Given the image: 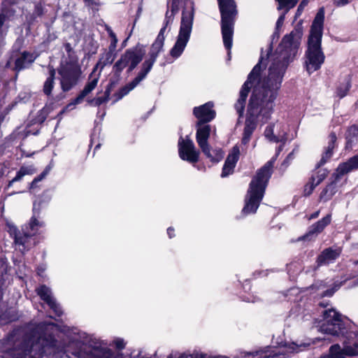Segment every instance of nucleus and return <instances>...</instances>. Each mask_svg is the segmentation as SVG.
<instances>
[{"mask_svg": "<svg viewBox=\"0 0 358 358\" xmlns=\"http://www.w3.org/2000/svg\"><path fill=\"white\" fill-rule=\"evenodd\" d=\"M302 36V27L297 25L283 37L273 54H267L266 57L261 56L243 85L235 104L240 115L243 113L250 88L253 90L248 107L242 143H248L258 121L265 123L271 118L286 69L297 53Z\"/></svg>", "mask_w": 358, "mask_h": 358, "instance_id": "nucleus-1", "label": "nucleus"}, {"mask_svg": "<svg viewBox=\"0 0 358 358\" xmlns=\"http://www.w3.org/2000/svg\"><path fill=\"white\" fill-rule=\"evenodd\" d=\"M56 327L53 323L30 325L23 330L13 331L6 339L0 341V352L3 358H157L143 351L122 353L113 350L107 344L96 338H90L87 344L80 339V336L64 338H55Z\"/></svg>", "mask_w": 358, "mask_h": 358, "instance_id": "nucleus-2", "label": "nucleus"}, {"mask_svg": "<svg viewBox=\"0 0 358 358\" xmlns=\"http://www.w3.org/2000/svg\"><path fill=\"white\" fill-rule=\"evenodd\" d=\"M282 143V145H280L277 148L275 156L258 171L256 176L250 182L245 199V203L242 210V213L244 215L256 213L263 199L266 187L271 176L274 162L279 153L282 150L285 142Z\"/></svg>", "mask_w": 358, "mask_h": 358, "instance_id": "nucleus-3", "label": "nucleus"}, {"mask_svg": "<svg viewBox=\"0 0 358 358\" xmlns=\"http://www.w3.org/2000/svg\"><path fill=\"white\" fill-rule=\"evenodd\" d=\"M324 20V10L322 8L313 22L305 55L304 66L309 74L320 69L324 62L325 56L321 48Z\"/></svg>", "mask_w": 358, "mask_h": 358, "instance_id": "nucleus-4", "label": "nucleus"}, {"mask_svg": "<svg viewBox=\"0 0 358 358\" xmlns=\"http://www.w3.org/2000/svg\"><path fill=\"white\" fill-rule=\"evenodd\" d=\"M169 25L166 24V20H164V24L160 29L159 33L152 43L150 51L148 55V57L145 59L141 66V69L138 72L136 76L126 85L120 89L119 92L116 94L117 99H122L133 90L141 81H143L151 71L156 59L158 57L159 53L162 50L164 43V32L166 27Z\"/></svg>", "mask_w": 358, "mask_h": 358, "instance_id": "nucleus-5", "label": "nucleus"}, {"mask_svg": "<svg viewBox=\"0 0 358 358\" xmlns=\"http://www.w3.org/2000/svg\"><path fill=\"white\" fill-rule=\"evenodd\" d=\"M194 3L190 2L182 11L178 35L173 47L170 50V55L174 59L178 58L183 52L190 38L194 18Z\"/></svg>", "mask_w": 358, "mask_h": 358, "instance_id": "nucleus-6", "label": "nucleus"}, {"mask_svg": "<svg viewBox=\"0 0 358 358\" xmlns=\"http://www.w3.org/2000/svg\"><path fill=\"white\" fill-rule=\"evenodd\" d=\"M221 14V28L224 45L228 50L229 57L232 47L234 25L237 14L236 4L234 0H217Z\"/></svg>", "mask_w": 358, "mask_h": 358, "instance_id": "nucleus-7", "label": "nucleus"}, {"mask_svg": "<svg viewBox=\"0 0 358 358\" xmlns=\"http://www.w3.org/2000/svg\"><path fill=\"white\" fill-rule=\"evenodd\" d=\"M145 52V47L141 44L127 49L113 65L114 72L119 74L126 67H128V72H131L143 60Z\"/></svg>", "mask_w": 358, "mask_h": 358, "instance_id": "nucleus-8", "label": "nucleus"}, {"mask_svg": "<svg viewBox=\"0 0 358 358\" xmlns=\"http://www.w3.org/2000/svg\"><path fill=\"white\" fill-rule=\"evenodd\" d=\"M62 90L67 92L76 86L80 79L82 71L77 61L61 64L57 69Z\"/></svg>", "mask_w": 358, "mask_h": 358, "instance_id": "nucleus-9", "label": "nucleus"}, {"mask_svg": "<svg viewBox=\"0 0 358 358\" xmlns=\"http://www.w3.org/2000/svg\"><path fill=\"white\" fill-rule=\"evenodd\" d=\"M357 169H358V154L338 165L332 176L334 178V181L322 190L320 199L324 201L329 200L337 191L336 182L344 175Z\"/></svg>", "mask_w": 358, "mask_h": 358, "instance_id": "nucleus-10", "label": "nucleus"}, {"mask_svg": "<svg viewBox=\"0 0 358 358\" xmlns=\"http://www.w3.org/2000/svg\"><path fill=\"white\" fill-rule=\"evenodd\" d=\"M36 206L37 203L34 202L33 208L34 215L31 218L29 225L22 229V234H17L16 229L13 228L15 232V243L19 246V250L21 251L29 249L31 245V243H29L30 238L41 233L40 229L45 227L44 222L39 221L35 217Z\"/></svg>", "mask_w": 358, "mask_h": 358, "instance_id": "nucleus-11", "label": "nucleus"}, {"mask_svg": "<svg viewBox=\"0 0 358 358\" xmlns=\"http://www.w3.org/2000/svg\"><path fill=\"white\" fill-rule=\"evenodd\" d=\"M345 330V323L340 313L334 308L323 311V322L320 327L321 332L339 336L344 334Z\"/></svg>", "mask_w": 358, "mask_h": 358, "instance_id": "nucleus-12", "label": "nucleus"}, {"mask_svg": "<svg viewBox=\"0 0 358 358\" xmlns=\"http://www.w3.org/2000/svg\"><path fill=\"white\" fill-rule=\"evenodd\" d=\"M210 130V125L200 127L196 129V141L202 152L207 158L210 159L211 162H218L223 158L224 152L221 149H215L211 151L208 143Z\"/></svg>", "mask_w": 358, "mask_h": 358, "instance_id": "nucleus-13", "label": "nucleus"}, {"mask_svg": "<svg viewBox=\"0 0 358 358\" xmlns=\"http://www.w3.org/2000/svg\"><path fill=\"white\" fill-rule=\"evenodd\" d=\"M178 154L181 159L189 163H196L199 159L200 152L196 148L194 142L186 136L178 141Z\"/></svg>", "mask_w": 358, "mask_h": 358, "instance_id": "nucleus-14", "label": "nucleus"}, {"mask_svg": "<svg viewBox=\"0 0 358 358\" xmlns=\"http://www.w3.org/2000/svg\"><path fill=\"white\" fill-rule=\"evenodd\" d=\"M213 103L212 102L206 103L198 107H194L193 114L198 119L196 123L197 129L203 125L205 122H208L213 120L215 117V111L213 109Z\"/></svg>", "mask_w": 358, "mask_h": 358, "instance_id": "nucleus-15", "label": "nucleus"}, {"mask_svg": "<svg viewBox=\"0 0 358 358\" xmlns=\"http://www.w3.org/2000/svg\"><path fill=\"white\" fill-rule=\"evenodd\" d=\"M117 40L114 39V43L110 44L108 50H105L103 53L101 54L99 62L95 65L92 73H94L98 69H100L99 74L103 69V68L111 64L115 59V48L117 45Z\"/></svg>", "mask_w": 358, "mask_h": 358, "instance_id": "nucleus-16", "label": "nucleus"}, {"mask_svg": "<svg viewBox=\"0 0 358 358\" xmlns=\"http://www.w3.org/2000/svg\"><path fill=\"white\" fill-rule=\"evenodd\" d=\"M282 128L281 123L275 122L268 125L264 131V136L269 141L273 143L285 142L286 132L280 131Z\"/></svg>", "mask_w": 358, "mask_h": 358, "instance_id": "nucleus-17", "label": "nucleus"}, {"mask_svg": "<svg viewBox=\"0 0 358 358\" xmlns=\"http://www.w3.org/2000/svg\"><path fill=\"white\" fill-rule=\"evenodd\" d=\"M37 294L41 299L48 303L50 308L55 313L57 316L62 314V310L52 295L51 290L45 285H41L36 289Z\"/></svg>", "mask_w": 358, "mask_h": 358, "instance_id": "nucleus-18", "label": "nucleus"}, {"mask_svg": "<svg viewBox=\"0 0 358 358\" xmlns=\"http://www.w3.org/2000/svg\"><path fill=\"white\" fill-rule=\"evenodd\" d=\"M34 59L35 57L32 54H30L27 52H24L15 59L14 67L12 64L13 62V56H12L7 62L6 67L12 68L17 71H20L25 68H27L34 61Z\"/></svg>", "mask_w": 358, "mask_h": 358, "instance_id": "nucleus-19", "label": "nucleus"}, {"mask_svg": "<svg viewBox=\"0 0 358 358\" xmlns=\"http://www.w3.org/2000/svg\"><path fill=\"white\" fill-rule=\"evenodd\" d=\"M331 222V215H327L322 220L311 225L308 232L303 236L299 238V240L310 241L321 233L323 229Z\"/></svg>", "mask_w": 358, "mask_h": 358, "instance_id": "nucleus-20", "label": "nucleus"}, {"mask_svg": "<svg viewBox=\"0 0 358 358\" xmlns=\"http://www.w3.org/2000/svg\"><path fill=\"white\" fill-rule=\"evenodd\" d=\"M240 155V150L238 146H234L231 152L227 157L225 163L224 164L221 176L222 178L227 177L233 173L234 169L236 166L237 161L238 160Z\"/></svg>", "mask_w": 358, "mask_h": 358, "instance_id": "nucleus-21", "label": "nucleus"}, {"mask_svg": "<svg viewBox=\"0 0 358 358\" xmlns=\"http://www.w3.org/2000/svg\"><path fill=\"white\" fill-rule=\"evenodd\" d=\"M93 73H94L92 72V73L90 74L89 77V81L85 85L84 89L81 91L80 94L75 99V100L72 103H69L67 107H71V106H75L76 104L80 103L84 99V98L96 87L100 74L99 73L96 76L94 77Z\"/></svg>", "mask_w": 358, "mask_h": 358, "instance_id": "nucleus-22", "label": "nucleus"}, {"mask_svg": "<svg viewBox=\"0 0 358 358\" xmlns=\"http://www.w3.org/2000/svg\"><path fill=\"white\" fill-rule=\"evenodd\" d=\"M341 254L340 249H325L317 257V262L319 266L328 264L336 259Z\"/></svg>", "mask_w": 358, "mask_h": 358, "instance_id": "nucleus-23", "label": "nucleus"}, {"mask_svg": "<svg viewBox=\"0 0 358 358\" xmlns=\"http://www.w3.org/2000/svg\"><path fill=\"white\" fill-rule=\"evenodd\" d=\"M347 348H350V340L343 342V348L338 344L332 345L329 349V355L330 358H345L346 356H353Z\"/></svg>", "mask_w": 358, "mask_h": 358, "instance_id": "nucleus-24", "label": "nucleus"}, {"mask_svg": "<svg viewBox=\"0 0 358 358\" xmlns=\"http://www.w3.org/2000/svg\"><path fill=\"white\" fill-rule=\"evenodd\" d=\"M185 1V6L183 10L189 5L190 2H194L192 0H183ZM179 0H172L171 6L169 10L166 13V24L170 25L173 22L174 15L178 12ZM194 4V3H193Z\"/></svg>", "mask_w": 358, "mask_h": 358, "instance_id": "nucleus-25", "label": "nucleus"}, {"mask_svg": "<svg viewBox=\"0 0 358 358\" xmlns=\"http://www.w3.org/2000/svg\"><path fill=\"white\" fill-rule=\"evenodd\" d=\"M336 139L337 138L335 133L332 132L329 134L328 145L322 154L321 160L320 162V165H323L333 155V150L335 148Z\"/></svg>", "mask_w": 358, "mask_h": 358, "instance_id": "nucleus-26", "label": "nucleus"}, {"mask_svg": "<svg viewBox=\"0 0 358 358\" xmlns=\"http://www.w3.org/2000/svg\"><path fill=\"white\" fill-rule=\"evenodd\" d=\"M346 149H352L353 146L358 145V127H350L346 133Z\"/></svg>", "mask_w": 358, "mask_h": 358, "instance_id": "nucleus-27", "label": "nucleus"}, {"mask_svg": "<svg viewBox=\"0 0 358 358\" xmlns=\"http://www.w3.org/2000/svg\"><path fill=\"white\" fill-rule=\"evenodd\" d=\"M49 76L45 81L43 89L44 94L47 96H50L51 94L52 90L54 87L55 76V70L52 67H49Z\"/></svg>", "mask_w": 358, "mask_h": 358, "instance_id": "nucleus-28", "label": "nucleus"}, {"mask_svg": "<svg viewBox=\"0 0 358 358\" xmlns=\"http://www.w3.org/2000/svg\"><path fill=\"white\" fill-rule=\"evenodd\" d=\"M35 173V169L32 166H22L17 173L15 177L9 182L8 187L12 186L13 182L20 181L26 175H32Z\"/></svg>", "mask_w": 358, "mask_h": 358, "instance_id": "nucleus-29", "label": "nucleus"}, {"mask_svg": "<svg viewBox=\"0 0 358 358\" xmlns=\"http://www.w3.org/2000/svg\"><path fill=\"white\" fill-rule=\"evenodd\" d=\"M168 358H229V357H227L226 356H222V355H217V356H208L206 354H203V353H199V352H196V353H193V354H191V355H187V354H181L180 355H177V354H175V355H170L169 357Z\"/></svg>", "mask_w": 358, "mask_h": 358, "instance_id": "nucleus-30", "label": "nucleus"}, {"mask_svg": "<svg viewBox=\"0 0 358 358\" xmlns=\"http://www.w3.org/2000/svg\"><path fill=\"white\" fill-rule=\"evenodd\" d=\"M350 87V79L348 76L345 77L344 80L340 83L336 89V95L340 97H344Z\"/></svg>", "mask_w": 358, "mask_h": 358, "instance_id": "nucleus-31", "label": "nucleus"}, {"mask_svg": "<svg viewBox=\"0 0 358 358\" xmlns=\"http://www.w3.org/2000/svg\"><path fill=\"white\" fill-rule=\"evenodd\" d=\"M110 90H106L104 92L103 96H99L97 98H94L90 101H89L90 103L94 106H99L102 103H106L109 100L110 96Z\"/></svg>", "mask_w": 358, "mask_h": 358, "instance_id": "nucleus-32", "label": "nucleus"}, {"mask_svg": "<svg viewBox=\"0 0 358 358\" xmlns=\"http://www.w3.org/2000/svg\"><path fill=\"white\" fill-rule=\"evenodd\" d=\"M52 167L53 164L51 162L45 167V170L38 177L34 179V180L30 184V188H33L38 182L42 180L49 173Z\"/></svg>", "mask_w": 358, "mask_h": 358, "instance_id": "nucleus-33", "label": "nucleus"}, {"mask_svg": "<svg viewBox=\"0 0 358 358\" xmlns=\"http://www.w3.org/2000/svg\"><path fill=\"white\" fill-rule=\"evenodd\" d=\"M52 167L53 164L51 162L45 167V170L38 177L34 179V180L30 184V188H33L38 182L42 180L49 173Z\"/></svg>", "mask_w": 358, "mask_h": 358, "instance_id": "nucleus-34", "label": "nucleus"}, {"mask_svg": "<svg viewBox=\"0 0 358 358\" xmlns=\"http://www.w3.org/2000/svg\"><path fill=\"white\" fill-rule=\"evenodd\" d=\"M278 2V9L287 8V10L295 6L299 0H276Z\"/></svg>", "mask_w": 358, "mask_h": 358, "instance_id": "nucleus-35", "label": "nucleus"}, {"mask_svg": "<svg viewBox=\"0 0 358 358\" xmlns=\"http://www.w3.org/2000/svg\"><path fill=\"white\" fill-rule=\"evenodd\" d=\"M354 340L352 341H350V348L348 349V352L355 356L358 355V334H354L353 337Z\"/></svg>", "mask_w": 358, "mask_h": 358, "instance_id": "nucleus-36", "label": "nucleus"}, {"mask_svg": "<svg viewBox=\"0 0 358 358\" xmlns=\"http://www.w3.org/2000/svg\"><path fill=\"white\" fill-rule=\"evenodd\" d=\"M316 178L312 177L310 181L304 187V195L309 196L312 194L313 189L317 187L315 184Z\"/></svg>", "mask_w": 358, "mask_h": 358, "instance_id": "nucleus-37", "label": "nucleus"}, {"mask_svg": "<svg viewBox=\"0 0 358 358\" xmlns=\"http://www.w3.org/2000/svg\"><path fill=\"white\" fill-rule=\"evenodd\" d=\"M282 9H284V8ZM285 11L278 17V19L276 22V27H275L276 31H278L280 29V28L282 27V26L284 23V21H285V14L289 10H287V8H285Z\"/></svg>", "mask_w": 358, "mask_h": 358, "instance_id": "nucleus-38", "label": "nucleus"}, {"mask_svg": "<svg viewBox=\"0 0 358 358\" xmlns=\"http://www.w3.org/2000/svg\"><path fill=\"white\" fill-rule=\"evenodd\" d=\"M352 0H332L334 6L337 7H343L349 4Z\"/></svg>", "mask_w": 358, "mask_h": 358, "instance_id": "nucleus-39", "label": "nucleus"}, {"mask_svg": "<svg viewBox=\"0 0 358 358\" xmlns=\"http://www.w3.org/2000/svg\"><path fill=\"white\" fill-rule=\"evenodd\" d=\"M114 344L117 350L123 349L125 346V343L122 339L117 338L114 341Z\"/></svg>", "mask_w": 358, "mask_h": 358, "instance_id": "nucleus-40", "label": "nucleus"}, {"mask_svg": "<svg viewBox=\"0 0 358 358\" xmlns=\"http://www.w3.org/2000/svg\"><path fill=\"white\" fill-rule=\"evenodd\" d=\"M340 287V285H336L334 288L330 290L325 291L324 293H322V296H331Z\"/></svg>", "mask_w": 358, "mask_h": 358, "instance_id": "nucleus-41", "label": "nucleus"}, {"mask_svg": "<svg viewBox=\"0 0 358 358\" xmlns=\"http://www.w3.org/2000/svg\"><path fill=\"white\" fill-rule=\"evenodd\" d=\"M313 177L316 178V180L315 181V184L317 186L324 179L325 174L324 173L318 174L316 176H313Z\"/></svg>", "mask_w": 358, "mask_h": 358, "instance_id": "nucleus-42", "label": "nucleus"}, {"mask_svg": "<svg viewBox=\"0 0 358 358\" xmlns=\"http://www.w3.org/2000/svg\"><path fill=\"white\" fill-rule=\"evenodd\" d=\"M173 232H174V229H173V228H172V227H169V228L167 229V234H168V235H169V238H172V237H173V236H174V234H173Z\"/></svg>", "mask_w": 358, "mask_h": 358, "instance_id": "nucleus-43", "label": "nucleus"}, {"mask_svg": "<svg viewBox=\"0 0 358 358\" xmlns=\"http://www.w3.org/2000/svg\"><path fill=\"white\" fill-rule=\"evenodd\" d=\"M290 352H297L298 346L295 343H292L289 346Z\"/></svg>", "mask_w": 358, "mask_h": 358, "instance_id": "nucleus-44", "label": "nucleus"}, {"mask_svg": "<svg viewBox=\"0 0 358 358\" xmlns=\"http://www.w3.org/2000/svg\"><path fill=\"white\" fill-rule=\"evenodd\" d=\"M109 36H110V38L112 39L110 44H113L114 43L115 38L117 40L115 34L111 30L109 31Z\"/></svg>", "mask_w": 358, "mask_h": 358, "instance_id": "nucleus-45", "label": "nucleus"}, {"mask_svg": "<svg viewBox=\"0 0 358 358\" xmlns=\"http://www.w3.org/2000/svg\"><path fill=\"white\" fill-rule=\"evenodd\" d=\"M319 214H320V211L319 210L315 212L314 213L310 215V216L309 217L308 220H312V219L317 218L319 216Z\"/></svg>", "mask_w": 358, "mask_h": 358, "instance_id": "nucleus-46", "label": "nucleus"}, {"mask_svg": "<svg viewBox=\"0 0 358 358\" xmlns=\"http://www.w3.org/2000/svg\"><path fill=\"white\" fill-rule=\"evenodd\" d=\"M5 21V16L3 14H0V28L3 26Z\"/></svg>", "mask_w": 358, "mask_h": 358, "instance_id": "nucleus-47", "label": "nucleus"}, {"mask_svg": "<svg viewBox=\"0 0 358 358\" xmlns=\"http://www.w3.org/2000/svg\"><path fill=\"white\" fill-rule=\"evenodd\" d=\"M65 50L67 51V52H71V50H72V48H71V45L70 43H66L65 44Z\"/></svg>", "mask_w": 358, "mask_h": 358, "instance_id": "nucleus-48", "label": "nucleus"}, {"mask_svg": "<svg viewBox=\"0 0 358 358\" xmlns=\"http://www.w3.org/2000/svg\"><path fill=\"white\" fill-rule=\"evenodd\" d=\"M320 305L322 307H327V304H325L324 303H320Z\"/></svg>", "mask_w": 358, "mask_h": 358, "instance_id": "nucleus-49", "label": "nucleus"}, {"mask_svg": "<svg viewBox=\"0 0 358 358\" xmlns=\"http://www.w3.org/2000/svg\"><path fill=\"white\" fill-rule=\"evenodd\" d=\"M292 153H290V154L287 156V160H288V159H292Z\"/></svg>", "mask_w": 358, "mask_h": 358, "instance_id": "nucleus-50", "label": "nucleus"}, {"mask_svg": "<svg viewBox=\"0 0 358 358\" xmlns=\"http://www.w3.org/2000/svg\"><path fill=\"white\" fill-rule=\"evenodd\" d=\"M302 5H303V2L299 5V6L298 8V10H300V8L302 7Z\"/></svg>", "mask_w": 358, "mask_h": 358, "instance_id": "nucleus-51", "label": "nucleus"}, {"mask_svg": "<svg viewBox=\"0 0 358 358\" xmlns=\"http://www.w3.org/2000/svg\"><path fill=\"white\" fill-rule=\"evenodd\" d=\"M295 291H296V289H291L289 292H295Z\"/></svg>", "mask_w": 358, "mask_h": 358, "instance_id": "nucleus-52", "label": "nucleus"}, {"mask_svg": "<svg viewBox=\"0 0 358 358\" xmlns=\"http://www.w3.org/2000/svg\"><path fill=\"white\" fill-rule=\"evenodd\" d=\"M85 1L90 3V0H85Z\"/></svg>", "mask_w": 358, "mask_h": 358, "instance_id": "nucleus-53", "label": "nucleus"}, {"mask_svg": "<svg viewBox=\"0 0 358 358\" xmlns=\"http://www.w3.org/2000/svg\"><path fill=\"white\" fill-rule=\"evenodd\" d=\"M90 3H93V2H92V0H90Z\"/></svg>", "mask_w": 358, "mask_h": 358, "instance_id": "nucleus-54", "label": "nucleus"}, {"mask_svg": "<svg viewBox=\"0 0 358 358\" xmlns=\"http://www.w3.org/2000/svg\"><path fill=\"white\" fill-rule=\"evenodd\" d=\"M357 283H358V279H357Z\"/></svg>", "mask_w": 358, "mask_h": 358, "instance_id": "nucleus-55", "label": "nucleus"}]
</instances>
